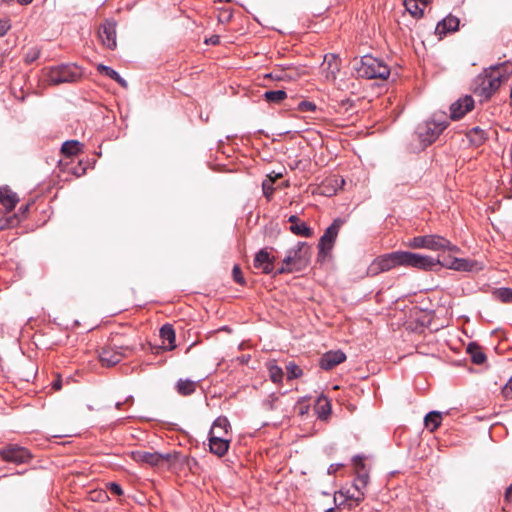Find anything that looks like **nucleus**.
<instances>
[{
	"label": "nucleus",
	"mask_w": 512,
	"mask_h": 512,
	"mask_svg": "<svg viewBox=\"0 0 512 512\" xmlns=\"http://www.w3.org/2000/svg\"><path fill=\"white\" fill-rule=\"evenodd\" d=\"M512 75V64L503 62L497 65H492L483 71L479 77L480 83L475 89V93L479 95L482 100H488L494 95L502 83L506 82Z\"/></svg>",
	"instance_id": "nucleus-1"
},
{
	"label": "nucleus",
	"mask_w": 512,
	"mask_h": 512,
	"mask_svg": "<svg viewBox=\"0 0 512 512\" xmlns=\"http://www.w3.org/2000/svg\"><path fill=\"white\" fill-rule=\"evenodd\" d=\"M135 351V344L115 335L99 351V360L103 366L111 367Z\"/></svg>",
	"instance_id": "nucleus-2"
},
{
	"label": "nucleus",
	"mask_w": 512,
	"mask_h": 512,
	"mask_svg": "<svg viewBox=\"0 0 512 512\" xmlns=\"http://www.w3.org/2000/svg\"><path fill=\"white\" fill-rule=\"evenodd\" d=\"M449 125L446 113H435L433 117L417 128L420 141L425 145L433 143Z\"/></svg>",
	"instance_id": "nucleus-3"
},
{
	"label": "nucleus",
	"mask_w": 512,
	"mask_h": 512,
	"mask_svg": "<svg viewBox=\"0 0 512 512\" xmlns=\"http://www.w3.org/2000/svg\"><path fill=\"white\" fill-rule=\"evenodd\" d=\"M359 77L366 79H387L390 75L388 65L381 59L364 55L355 67Z\"/></svg>",
	"instance_id": "nucleus-4"
},
{
	"label": "nucleus",
	"mask_w": 512,
	"mask_h": 512,
	"mask_svg": "<svg viewBox=\"0 0 512 512\" xmlns=\"http://www.w3.org/2000/svg\"><path fill=\"white\" fill-rule=\"evenodd\" d=\"M408 247L412 249H428L432 251L448 250L451 252H459V248L452 244L446 238L436 235H423L413 237L408 242Z\"/></svg>",
	"instance_id": "nucleus-5"
},
{
	"label": "nucleus",
	"mask_w": 512,
	"mask_h": 512,
	"mask_svg": "<svg viewBox=\"0 0 512 512\" xmlns=\"http://www.w3.org/2000/svg\"><path fill=\"white\" fill-rule=\"evenodd\" d=\"M82 77L81 69L75 64H62L51 67L47 72L49 83L57 85L62 83H73Z\"/></svg>",
	"instance_id": "nucleus-6"
},
{
	"label": "nucleus",
	"mask_w": 512,
	"mask_h": 512,
	"mask_svg": "<svg viewBox=\"0 0 512 512\" xmlns=\"http://www.w3.org/2000/svg\"><path fill=\"white\" fill-rule=\"evenodd\" d=\"M397 266H402L401 251L387 253L374 259L368 266L367 275L372 277L377 276Z\"/></svg>",
	"instance_id": "nucleus-7"
},
{
	"label": "nucleus",
	"mask_w": 512,
	"mask_h": 512,
	"mask_svg": "<svg viewBox=\"0 0 512 512\" xmlns=\"http://www.w3.org/2000/svg\"><path fill=\"white\" fill-rule=\"evenodd\" d=\"M402 266L413 267L425 271L433 270L435 266L440 263V259H435L430 256L412 253L408 251H401Z\"/></svg>",
	"instance_id": "nucleus-8"
},
{
	"label": "nucleus",
	"mask_w": 512,
	"mask_h": 512,
	"mask_svg": "<svg viewBox=\"0 0 512 512\" xmlns=\"http://www.w3.org/2000/svg\"><path fill=\"white\" fill-rule=\"evenodd\" d=\"M0 457L3 461L16 465L27 464L32 459L31 452L17 444H8L0 449Z\"/></svg>",
	"instance_id": "nucleus-9"
},
{
	"label": "nucleus",
	"mask_w": 512,
	"mask_h": 512,
	"mask_svg": "<svg viewBox=\"0 0 512 512\" xmlns=\"http://www.w3.org/2000/svg\"><path fill=\"white\" fill-rule=\"evenodd\" d=\"M131 457L134 461H136L138 463H143V464H147L149 466L154 467V466L160 465L164 461L171 462L172 459H176L179 457V453L174 452V453L162 454L159 452H148V451L138 450V451H133L131 453Z\"/></svg>",
	"instance_id": "nucleus-10"
},
{
	"label": "nucleus",
	"mask_w": 512,
	"mask_h": 512,
	"mask_svg": "<svg viewBox=\"0 0 512 512\" xmlns=\"http://www.w3.org/2000/svg\"><path fill=\"white\" fill-rule=\"evenodd\" d=\"M344 221L340 218L334 219L332 224L325 230L318 244L319 256H325L334 246L339 230Z\"/></svg>",
	"instance_id": "nucleus-11"
},
{
	"label": "nucleus",
	"mask_w": 512,
	"mask_h": 512,
	"mask_svg": "<svg viewBox=\"0 0 512 512\" xmlns=\"http://www.w3.org/2000/svg\"><path fill=\"white\" fill-rule=\"evenodd\" d=\"M309 260V246L306 242H298L296 246L289 249L283 259L284 264H291L293 267H300Z\"/></svg>",
	"instance_id": "nucleus-12"
},
{
	"label": "nucleus",
	"mask_w": 512,
	"mask_h": 512,
	"mask_svg": "<svg viewBox=\"0 0 512 512\" xmlns=\"http://www.w3.org/2000/svg\"><path fill=\"white\" fill-rule=\"evenodd\" d=\"M101 43L108 49L113 50L116 48V22L113 20H105L99 27L98 31Z\"/></svg>",
	"instance_id": "nucleus-13"
},
{
	"label": "nucleus",
	"mask_w": 512,
	"mask_h": 512,
	"mask_svg": "<svg viewBox=\"0 0 512 512\" xmlns=\"http://www.w3.org/2000/svg\"><path fill=\"white\" fill-rule=\"evenodd\" d=\"M438 265L455 271L470 272L474 270L477 262L465 258L448 256L440 260Z\"/></svg>",
	"instance_id": "nucleus-14"
},
{
	"label": "nucleus",
	"mask_w": 512,
	"mask_h": 512,
	"mask_svg": "<svg viewBox=\"0 0 512 512\" xmlns=\"http://www.w3.org/2000/svg\"><path fill=\"white\" fill-rule=\"evenodd\" d=\"M474 108V99L472 96L465 95L459 98L457 101L450 106V118L452 120H458L462 118L466 113Z\"/></svg>",
	"instance_id": "nucleus-15"
},
{
	"label": "nucleus",
	"mask_w": 512,
	"mask_h": 512,
	"mask_svg": "<svg viewBox=\"0 0 512 512\" xmlns=\"http://www.w3.org/2000/svg\"><path fill=\"white\" fill-rule=\"evenodd\" d=\"M275 258L270 255L266 248L261 249L255 255L253 265L261 269L264 274H272L274 270Z\"/></svg>",
	"instance_id": "nucleus-16"
},
{
	"label": "nucleus",
	"mask_w": 512,
	"mask_h": 512,
	"mask_svg": "<svg viewBox=\"0 0 512 512\" xmlns=\"http://www.w3.org/2000/svg\"><path fill=\"white\" fill-rule=\"evenodd\" d=\"M346 360V355L341 350L328 351L320 358L319 365L324 370H331L335 366L343 363Z\"/></svg>",
	"instance_id": "nucleus-17"
},
{
	"label": "nucleus",
	"mask_w": 512,
	"mask_h": 512,
	"mask_svg": "<svg viewBox=\"0 0 512 512\" xmlns=\"http://www.w3.org/2000/svg\"><path fill=\"white\" fill-rule=\"evenodd\" d=\"M338 496H341L344 498V501L337 504L338 507L345 506L346 501H351L349 504H347L348 510H353L356 506H358L363 500L364 496L363 494H360L357 492L351 493L349 489H340L339 491L335 492L334 494V501L337 502Z\"/></svg>",
	"instance_id": "nucleus-18"
},
{
	"label": "nucleus",
	"mask_w": 512,
	"mask_h": 512,
	"mask_svg": "<svg viewBox=\"0 0 512 512\" xmlns=\"http://www.w3.org/2000/svg\"><path fill=\"white\" fill-rule=\"evenodd\" d=\"M459 23L460 21L456 16L449 14L437 23L436 34L442 38L447 33L455 32L459 28Z\"/></svg>",
	"instance_id": "nucleus-19"
},
{
	"label": "nucleus",
	"mask_w": 512,
	"mask_h": 512,
	"mask_svg": "<svg viewBox=\"0 0 512 512\" xmlns=\"http://www.w3.org/2000/svg\"><path fill=\"white\" fill-rule=\"evenodd\" d=\"M208 440L209 449L212 454L222 457L227 453L230 445V439L221 438V435L219 434L214 437H209Z\"/></svg>",
	"instance_id": "nucleus-20"
},
{
	"label": "nucleus",
	"mask_w": 512,
	"mask_h": 512,
	"mask_svg": "<svg viewBox=\"0 0 512 512\" xmlns=\"http://www.w3.org/2000/svg\"><path fill=\"white\" fill-rule=\"evenodd\" d=\"M19 202L18 195L8 186L0 187V203L7 212H11Z\"/></svg>",
	"instance_id": "nucleus-21"
},
{
	"label": "nucleus",
	"mask_w": 512,
	"mask_h": 512,
	"mask_svg": "<svg viewBox=\"0 0 512 512\" xmlns=\"http://www.w3.org/2000/svg\"><path fill=\"white\" fill-rule=\"evenodd\" d=\"M230 429L231 425L227 417L220 416L214 420L212 427L209 431V437H214L221 433V438H226L225 436L228 434Z\"/></svg>",
	"instance_id": "nucleus-22"
},
{
	"label": "nucleus",
	"mask_w": 512,
	"mask_h": 512,
	"mask_svg": "<svg viewBox=\"0 0 512 512\" xmlns=\"http://www.w3.org/2000/svg\"><path fill=\"white\" fill-rule=\"evenodd\" d=\"M198 386V381H193L188 378H180L175 383V390L181 396H190L195 393Z\"/></svg>",
	"instance_id": "nucleus-23"
},
{
	"label": "nucleus",
	"mask_w": 512,
	"mask_h": 512,
	"mask_svg": "<svg viewBox=\"0 0 512 512\" xmlns=\"http://www.w3.org/2000/svg\"><path fill=\"white\" fill-rule=\"evenodd\" d=\"M345 183L344 179H338L336 177L327 178L319 187L320 194L324 196H333L337 192V187Z\"/></svg>",
	"instance_id": "nucleus-24"
},
{
	"label": "nucleus",
	"mask_w": 512,
	"mask_h": 512,
	"mask_svg": "<svg viewBox=\"0 0 512 512\" xmlns=\"http://www.w3.org/2000/svg\"><path fill=\"white\" fill-rule=\"evenodd\" d=\"M160 337L163 343L167 342L168 345L164 348L166 350H173L176 348L175 340V330L171 324H164L160 329Z\"/></svg>",
	"instance_id": "nucleus-25"
},
{
	"label": "nucleus",
	"mask_w": 512,
	"mask_h": 512,
	"mask_svg": "<svg viewBox=\"0 0 512 512\" xmlns=\"http://www.w3.org/2000/svg\"><path fill=\"white\" fill-rule=\"evenodd\" d=\"M28 209H29V204H26L19 208V213H15V214L8 216L4 219H0V229L11 228V227L18 225L21 221V218L19 215L24 217V215L26 214Z\"/></svg>",
	"instance_id": "nucleus-26"
},
{
	"label": "nucleus",
	"mask_w": 512,
	"mask_h": 512,
	"mask_svg": "<svg viewBox=\"0 0 512 512\" xmlns=\"http://www.w3.org/2000/svg\"><path fill=\"white\" fill-rule=\"evenodd\" d=\"M467 139L471 145L479 147L487 140V132L480 127H473L466 133Z\"/></svg>",
	"instance_id": "nucleus-27"
},
{
	"label": "nucleus",
	"mask_w": 512,
	"mask_h": 512,
	"mask_svg": "<svg viewBox=\"0 0 512 512\" xmlns=\"http://www.w3.org/2000/svg\"><path fill=\"white\" fill-rule=\"evenodd\" d=\"M466 351L469 354L471 361L474 364L480 365L486 361L485 353L483 352L482 348L476 342L469 343L467 345Z\"/></svg>",
	"instance_id": "nucleus-28"
},
{
	"label": "nucleus",
	"mask_w": 512,
	"mask_h": 512,
	"mask_svg": "<svg viewBox=\"0 0 512 512\" xmlns=\"http://www.w3.org/2000/svg\"><path fill=\"white\" fill-rule=\"evenodd\" d=\"M315 411L319 419L326 420L331 413V404L325 397H320L315 406Z\"/></svg>",
	"instance_id": "nucleus-29"
},
{
	"label": "nucleus",
	"mask_w": 512,
	"mask_h": 512,
	"mask_svg": "<svg viewBox=\"0 0 512 512\" xmlns=\"http://www.w3.org/2000/svg\"><path fill=\"white\" fill-rule=\"evenodd\" d=\"M368 483H369L368 471H363V472L359 471V473L356 475V477L354 479L353 487L358 493L363 494V496L365 497V490H366Z\"/></svg>",
	"instance_id": "nucleus-30"
},
{
	"label": "nucleus",
	"mask_w": 512,
	"mask_h": 512,
	"mask_svg": "<svg viewBox=\"0 0 512 512\" xmlns=\"http://www.w3.org/2000/svg\"><path fill=\"white\" fill-rule=\"evenodd\" d=\"M83 145L77 140H68L62 144L61 152L65 156H74L81 152Z\"/></svg>",
	"instance_id": "nucleus-31"
},
{
	"label": "nucleus",
	"mask_w": 512,
	"mask_h": 512,
	"mask_svg": "<svg viewBox=\"0 0 512 512\" xmlns=\"http://www.w3.org/2000/svg\"><path fill=\"white\" fill-rule=\"evenodd\" d=\"M442 415L440 412L431 411L426 414L424 418V424L427 429L430 431H435L441 424Z\"/></svg>",
	"instance_id": "nucleus-32"
},
{
	"label": "nucleus",
	"mask_w": 512,
	"mask_h": 512,
	"mask_svg": "<svg viewBox=\"0 0 512 512\" xmlns=\"http://www.w3.org/2000/svg\"><path fill=\"white\" fill-rule=\"evenodd\" d=\"M492 297L502 303H512V289L507 287L495 288L492 290Z\"/></svg>",
	"instance_id": "nucleus-33"
},
{
	"label": "nucleus",
	"mask_w": 512,
	"mask_h": 512,
	"mask_svg": "<svg viewBox=\"0 0 512 512\" xmlns=\"http://www.w3.org/2000/svg\"><path fill=\"white\" fill-rule=\"evenodd\" d=\"M263 97L268 103L278 104L286 99L287 93L284 90H268Z\"/></svg>",
	"instance_id": "nucleus-34"
},
{
	"label": "nucleus",
	"mask_w": 512,
	"mask_h": 512,
	"mask_svg": "<svg viewBox=\"0 0 512 512\" xmlns=\"http://www.w3.org/2000/svg\"><path fill=\"white\" fill-rule=\"evenodd\" d=\"M289 230L293 234L302 237H311L313 235L312 229L309 226H307V224L303 221H300L295 225H291Z\"/></svg>",
	"instance_id": "nucleus-35"
},
{
	"label": "nucleus",
	"mask_w": 512,
	"mask_h": 512,
	"mask_svg": "<svg viewBox=\"0 0 512 512\" xmlns=\"http://www.w3.org/2000/svg\"><path fill=\"white\" fill-rule=\"evenodd\" d=\"M404 5L407 11L414 17H422L424 14V6L420 7L418 0H405Z\"/></svg>",
	"instance_id": "nucleus-36"
},
{
	"label": "nucleus",
	"mask_w": 512,
	"mask_h": 512,
	"mask_svg": "<svg viewBox=\"0 0 512 512\" xmlns=\"http://www.w3.org/2000/svg\"><path fill=\"white\" fill-rule=\"evenodd\" d=\"M268 371H269L270 379L274 383L282 382L283 377H284V372H283L281 367H279L275 363H269L268 364Z\"/></svg>",
	"instance_id": "nucleus-37"
},
{
	"label": "nucleus",
	"mask_w": 512,
	"mask_h": 512,
	"mask_svg": "<svg viewBox=\"0 0 512 512\" xmlns=\"http://www.w3.org/2000/svg\"><path fill=\"white\" fill-rule=\"evenodd\" d=\"M325 62L328 65L329 72L327 73V77H331L332 79L336 78V74L339 72V65L337 63V59L335 55H330V58L328 59V56L325 57Z\"/></svg>",
	"instance_id": "nucleus-38"
},
{
	"label": "nucleus",
	"mask_w": 512,
	"mask_h": 512,
	"mask_svg": "<svg viewBox=\"0 0 512 512\" xmlns=\"http://www.w3.org/2000/svg\"><path fill=\"white\" fill-rule=\"evenodd\" d=\"M286 372L289 380L299 378L303 373L302 369L295 362H289L286 365Z\"/></svg>",
	"instance_id": "nucleus-39"
},
{
	"label": "nucleus",
	"mask_w": 512,
	"mask_h": 512,
	"mask_svg": "<svg viewBox=\"0 0 512 512\" xmlns=\"http://www.w3.org/2000/svg\"><path fill=\"white\" fill-rule=\"evenodd\" d=\"M262 190L263 194L266 197L268 201L271 200L273 194H274V187H273V179H265L262 182Z\"/></svg>",
	"instance_id": "nucleus-40"
},
{
	"label": "nucleus",
	"mask_w": 512,
	"mask_h": 512,
	"mask_svg": "<svg viewBox=\"0 0 512 512\" xmlns=\"http://www.w3.org/2000/svg\"><path fill=\"white\" fill-rule=\"evenodd\" d=\"M97 71L106 75L110 79L114 80L116 77H118V72L114 70L113 68L106 66L104 64H98L97 65Z\"/></svg>",
	"instance_id": "nucleus-41"
},
{
	"label": "nucleus",
	"mask_w": 512,
	"mask_h": 512,
	"mask_svg": "<svg viewBox=\"0 0 512 512\" xmlns=\"http://www.w3.org/2000/svg\"><path fill=\"white\" fill-rule=\"evenodd\" d=\"M294 271H300V267H293L291 264H284V262H282V265L281 267H279L275 272L273 271V275L274 276H277V275H281V274H288V273H292Z\"/></svg>",
	"instance_id": "nucleus-42"
},
{
	"label": "nucleus",
	"mask_w": 512,
	"mask_h": 512,
	"mask_svg": "<svg viewBox=\"0 0 512 512\" xmlns=\"http://www.w3.org/2000/svg\"><path fill=\"white\" fill-rule=\"evenodd\" d=\"M352 462H353V465L355 467V470H356V474L359 473V471L363 472V471H367L365 469V463H364V457L361 456V455H355L353 458H352Z\"/></svg>",
	"instance_id": "nucleus-43"
},
{
	"label": "nucleus",
	"mask_w": 512,
	"mask_h": 512,
	"mask_svg": "<svg viewBox=\"0 0 512 512\" xmlns=\"http://www.w3.org/2000/svg\"><path fill=\"white\" fill-rule=\"evenodd\" d=\"M232 276H233V280L240 284V285H245V279L243 277V274H242V271L240 269V267L238 265H235L233 267V270H232Z\"/></svg>",
	"instance_id": "nucleus-44"
},
{
	"label": "nucleus",
	"mask_w": 512,
	"mask_h": 512,
	"mask_svg": "<svg viewBox=\"0 0 512 512\" xmlns=\"http://www.w3.org/2000/svg\"><path fill=\"white\" fill-rule=\"evenodd\" d=\"M106 487L112 494L116 496H122L124 494L122 487L116 482L107 483Z\"/></svg>",
	"instance_id": "nucleus-45"
},
{
	"label": "nucleus",
	"mask_w": 512,
	"mask_h": 512,
	"mask_svg": "<svg viewBox=\"0 0 512 512\" xmlns=\"http://www.w3.org/2000/svg\"><path fill=\"white\" fill-rule=\"evenodd\" d=\"M298 109L302 112H313L316 110V105L310 101H301L298 104Z\"/></svg>",
	"instance_id": "nucleus-46"
},
{
	"label": "nucleus",
	"mask_w": 512,
	"mask_h": 512,
	"mask_svg": "<svg viewBox=\"0 0 512 512\" xmlns=\"http://www.w3.org/2000/svg\"><path fill=\"white\" fill-rule=\"evenodd\" d=\"M175 460H179L181 462V464H186L189 467L190 470H192L193 466H196L198 464L196 459L189 458V457H186V456H183L181 458L179 456Z\"/></svg>",
	"instance_id": "nucleus-47"
},
{
	"label": "nucleus",
	"mask_w": 512,
	"mask_h": 512,
	"mask_svg": "<svg viewBox=\"0 0 512 512\" xmlns=\"http://www.w3.org/2000/svg\"><path fill=\"white\" fill-rule=\"evenodd\" d=\"M502 394L507 399H512V377L502 388Z\"/></svg>",
	"instance_id": "nucleus-48"
},
{
	"label": "nucleus",
	"mask_w": 512,
	"mask_h": 512,
	"mask_svg": "<svg viewBox=\"0 0 512 512\" xmlns=\"http://www.w3.org/2000/svg\"><path fill=\"white\" fill-rule=\"evenodd\" d=\"M39 55H40L39 50L32 49L27 53L25 60H26V62L31 63V62L35 61L39 57Z\"/></svg>",
	"instance_id": "nucleus-49"
},
{
	"label": "nucleus",
	"mask_w": 512,
	"mask_h": 512,
	"mask_svg": "<svg viewBox=\"0 0 512 512\" xmlns=\"http://www.w3.org/2000/svg\"><path fill=\"white\" fill-rule=\"evenodd\" d=\"M10 29V24L8 20H0V37H3L7 34Z\"/></svg>",
	"instance_id": "nucleus-50"
},
{
	"label": "nucleus",
	"mask_w": 512,
	"mask_h": 512,
	"mask_svg": "<svg viewBox=\"0 0 512 512\" xmlns=\"http://www.w3.org/2000/svg\"><path fill=\"white\" fill-rule=\"evenodd\" d=\"M51 386L53 390L59 391L62 388V379L58 376L57 379L51 383Z\"/></svg>",
	"instance_id": "nucleus-51"
},
{
	"label": "nucleus",
	"mask_w": 512,
	"mask_h": 512,
	"mask_svg": "<svg viewBox=\"0 0 512 512\" xmlns=\"http://www.w3.org/2000/svg\"><path fill=\"white\" fill-rule=\"evenodd\" d=\"M504 500L508 503L512 502V484L506 489Z\"/></svg>",
	"instance_id": "nucleus-52"
},
{
	"label": "nucleus",
	"mask_w": 512,
	"mask_h": 512,
	"mask_svg": "<svg viewBox=\"0 0 512 512\" xmlns=\"http://www.w3.org/2000/svg\"><path fill=\"white\" fill-rule=\"evenodd\" d=\"M114 81H116V82H117L120 86H122L123 88H127V87H128V83H127V81H126L124 78H122V77L120 76V74H118V77H116V78L114 79Z\"/></svg>",
	"instance_id": "nucleus-53"
},
{
	"label": "nucleus",
	"mask_w": 512,
	"mask_h": 512,
	"mask_svg": "<svg viewBox=\"0 0 512 512\" xmlns=\"http://www.w3.org/2000/svg\"><path fill=\"white\" fill-rule=\"evenodd\" d=\"M281 177H282L281 173H274V172H272V173L267 175L266 179H273V183H274L277 179H279Z\"/></svg>",
	"instance_id": "nucleus-54"
},
{
	"label": "nucleus",
	"mask_w": 512,
	"mask_h": 512,
	"mask_svg": "<svg viewBox=\"0 0 512 512\" xmlns=\"http://www.w3.org/2000/svg\"><path fill=\"white\" fill-rule=\"evenodd\" d=\"M220 42V38L217 35L212 36L209 41H206V43H211L213 45H216Z\"/></svg>",
	"instance_id": "nucleus-55"
},
{
	"label": "nucleus",
	"mask_w": 512,
	"mask_h": 512,
	"mask_svg": "<svg viewBox=\"0 0 512 512\" xmlns=\"http://www.w3.org/2000/svg\"><path fill=\"white\" fill-rule=\"evenodd\" d=\"M288 221L291 223V225H295L297 224L298 222H300V219L298 216L296 215H291L289 218H288Z\"/></svg>",
	"instance_id": "nucleus-56"
},
{
	"label": "nucleus",
	"mask_w": 512,
	"mask_h": 512,
	"mask_svg": "<svg viewBox=\"0 0 512 512\" xmlns=\"http://www.w3.org/2000/svg\"><path fill=\"white\" fill-rule=\"evenodd\" d=\"M337 469H338V465L332 464L328 468V473L329 474L335 473L337 471Z\"/></svg>",
	"instance_id": "nucleus-57"
},
{
	"label": "nucleus",
	"mask_w": 512,
	"mask_h": 512,
	"mask_svg": "<svg viewBox=\"0 0 512 512\" xmlns=\"http://www.w3.org/2000/svg\"><path fill=\"white\" fill-rule=\"evenodd\" d=\"M33 0H18V2L21 4V5H28L32 2Z\"/></svg>",
	"instance_id": "nucleus-58"
},
{
	"label": "nucleus",
	"mask_w": 512,
	"mask_h": 512,
	"mask_svg": "<svg viewBox=\"0 0 512 512\" xmlns=\"http://www.w3.org/2000/svg\"><path fill=\"white\" fill-rule=\"evenodd\" d=\"M418 1L422 4V6L425 7L429 0H418Z\"/></svg>",
	"instance_id": "nucleus-59"
},
{
	"label": "nucleus",
	"mask_w": 512,
	"mask_h": 512,
	"mask_svg": "<svg viewBox=\"0 0 512 512\" xmlns=\"http://www.w3.org/2000/svg\"><path fill=\"white\" fill-rule=\"evenodd\" d=\"M121 405H122V402H117L116 403V408L120 409Z\"/></svg>",
	"instance_id": "nucleus-60"
},
{
	"label": "nucleus",
	"mask_w": 512,
	"mask_h": 512,
	"mask_svg": "<svg viewBox=\"0 0 512 512\" xmlns=\"http://www.w3.org/2000/svg\"><path fill=\"white\" fill-rule=\"evenodd\" d=\"M325 512H335V510L333 508H329L328 510H326Z\"/></svg>",
	"instance_id": "nucleus-61"
}]
</instances>
